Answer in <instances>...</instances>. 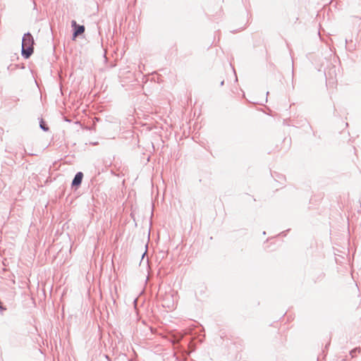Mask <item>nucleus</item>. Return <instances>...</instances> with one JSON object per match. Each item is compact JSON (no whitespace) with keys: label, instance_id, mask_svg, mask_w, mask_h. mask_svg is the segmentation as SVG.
<instances>
[{"label":"nucleus","instance_id":"f257e3e1","mask_svg":"<svg viewBox=\"0 0 361 361\" xmlns=\"http://www.w3.org/2000/svg\"><path fill=\"white\" fill-rule=\"evenodd\" d=\"M35 41L30 32L24 34L22 39L21 54L25 59H29L34 52Z\"/></svg>","mask_w":361,"mask_h":361},{"label":"nucleus","instance_id":"f03ea898","mask_svg":"<svg viewBox=\"0 0 361 361\" xmlns=\"http://www.w3.org/2000/svg\"><path fill=\"white\" fill-rule=\"evenodd\" d=\"M72 27L73 29V37L75 38L76 37L82 35L85 32V26L78 25L75 20L71 22Z\"/></svg>","mask_w":361,"mask_h":361},{"label":"nucleus","instance_id":"7ed1b4c3","mask_svg":"<svg viewBox=\"0 0 361 361\" xmlns=\"http://www.w3.org/2000/svg\"><path fill=\"white\" fill-rule=\"evenodd\" d=\"M83 178V173L80 171L78 172L71 183V187L72 188H75L76 190L82 183Z\"/></svg>","mask_w":361,"mask_h":361},{"label":"nucleus","instance_id":"20e7f679","mask_svg":"<svg viewBox=\"0 0 361 361\" xmlns=\"http://www.w3.org/2000/svg\"><path fill=\"white\" fill-rule=\"evenodd\" d=\"M39 126H40V128L47 132L49 130V127L47 126V125L45 123V122L43 121V119H41L40 122H39Z\"/></svg>","mask_w":361,"mask_h":361},{"label":"nucleus","instance_id":"39448f33","mask_svg":"<svg viewBox=\"0 0 361 361\" xmlns=\"http://www.w3.org/2000/svg\"><path fill=\"white\" fill-rule=\"evenodd\" d=\"M325 75H326V83L327 84H329V85L330 84H332V85L335 84L336 80H334L333 78H329L326 73Z\"/></svg>","mask_w":361,"mask_h":361},{"label":"nucleus","instance_id":"423d86ee","mask_svg":"<svg viewBox=\"0 0 361 361\" xmlns=\"http://www.w3.org/2000/svg\"><path fill=\"white\" fill-rule=\"evenodd\" d=\"M357 352H360V348H355L353 349L352 350H350V354L351 357H355V353Z\"/></svg>","mask_w":361,"mask_h":361},{"label":"nucleus","instance_id":"0eeeda50","mask_svg":"<svg viewBox=\"0 0 361 361\" xmlns=\"http://www.w3.org/2000/svg\"><path fill=\"white\" fill-rule=\"evenodd\" d=\"M181 339V338H176V341L174 342L178 343Z\"/></svg>","mask_w":361,"mask_h":361},{"label":"nucleus","instance_id":"6e6552de","mask_svg":"<svg viewBox=\"0 0 361 361\" xmlns=\"http://www.w3.org/2000/svg\"><path fill=\"white\" fill-rule=\"evenodd\" d=\"M224 80H222V81L221 82V85H224Z\"/></svg>","mask_w":361,"mask_h":361}]
</instances>
